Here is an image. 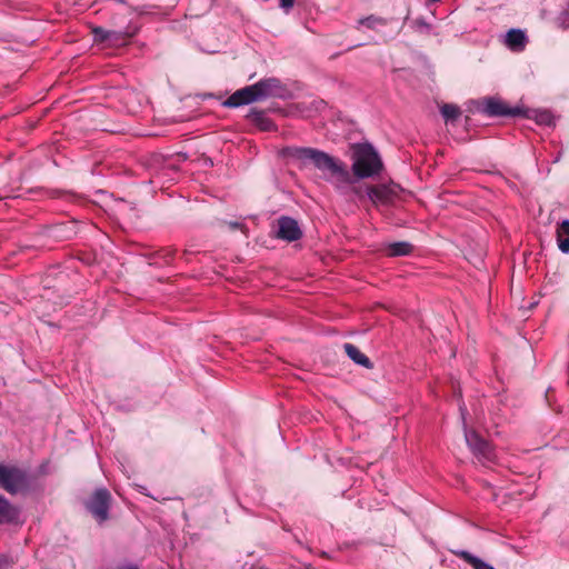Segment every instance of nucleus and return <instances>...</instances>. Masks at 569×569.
<instances>
[{
  "mask_svg": "<svg viewBox=\"0 0 569 569\" xmlns=\"http://www.w3.org/2000/svg\"><path fill=\"white\" fill-rule=\"evenodd\" d=\"M287 154L300 161L302 166L312 163L341 194L350 200H362L367 197L378 207L389 204L398 197L399 187L393 183L356 184L346 164L323 151L313 148H289Z\"/></svg>",
  "mask_w": 569,
  "mask_h": 569,
  "instance_id": "nucleus-1",
  "label": "nucleus"
},
{
  "mask_svg": "<svg viewBox=\"0 0 569 569\" xmlns=\"http://www.w3.org/2000/svg\"><path fill=\"white\" fill-rule=\"evenodd\" d=\"M351 170L355 180L378 176L382 169V160L370 143H357L352 147ZM356 184H359L356 181Z\"/></svg>",
  "mask_w": 569,
  "mask_h": 569,
  "instance_id": "nucleus-2",
  "label": "nucleus"
},
{
  "mask_svg": "<svg viewBox=\"0 0 569 569\" xmlns=\"http://www.w3.org/2000/svg\"><path fill=\"white\" fill-rule=\"evenodd\" d=\"M0 486L9 493H17L27 489L28 477L19 468L0 465Z\"/></svg>",
  "mask_w": 569,
  "mask_h": 569,
  "instance_id": "nucleus-3",
  "label": "nucleus"
},
{
  "mask_svg": "<svg viewBox=\"0 0 569 569\" xmlns=\"http://www.w3.org/2000/svg\"><path fill=\"white\" fill-rule=\"evenodd\" d=\"M465 439L469 449L479 462L486 465L495 461L496 453L492 446L481 438L476 431L467 430L465 427Z\"/></svg>",
  "mask_w": 569,
  "mask_h": 569,
  "instance_id": "nucleus-4",
  "label": "nucleus"
},
{
  "mask_svg": "<svg viewBox=\"0 0 569 569\" xmlns=\"http://www.w3.org/2000/svg\"><path fill=\"white\" fill-rule=\"evenodd\" d=\"M111 496L107 489H97L92 496L87 500L86 507L92 517L102 523L109 517Z\"/></svg>",
  "mask_w": 569,
  "mask_h": 569,
  "instance_id": "nucleus-5",
  "label": "nucleus"
},
{
  "mask_svg": "<svg viewBox=\"0 0 569 569\" xmlns=\"http://www.w3.org/2000/svg\"><path fill=\"white\" fill-rule=\"evenodd\" d=\"M256 94L259 100L267 98H286L288 94L287 88L277 78H267L253 84Z\"/></svg>",
  "mask_w": 569,
  "mask_h": 569,
  "instance_id": "nucleus-6",
  "label": "nucleus"
},
{
  "mask_svg": "<svg viewBox=\"0 0 569 569\" xmlns=\"http://www.w3.org/2000/svg\"><path fill=\"white\" fill-rule=\"evenodd\" d=\"M479 111L482 113L495 117V116H520L522 113L521 108H509L500 100L495 98H488L483 100L479 106Z\"/></svg>",
  "mask_w": 569,
  "mask_h": 569,
  "instance_id": "nucleus-7",
  "label": "nucleus"
},
{
  "mask_svg": "<svg viewBox=\"0 0 569 569\" xmlns=\"http://www.w3.org/2000/svg\"><path fill=\"white\" fill-rule=\"evenodd\" d=\"M258 101L253 84L244 87L233 92L224 102L223 106L228 108H237L243 104Z\"/></svg>",
  "mask_w": 569,
  "mask_h": 569,
  "instance_id": "nucleus-8",
  "label": "nucleus"
},
{
  "mask_svg": "<svg viewBox=\"0 0 569 569\" xmlns=\"http://www.w3.org/2000/svg\"><path fill=\"white\" fill-rule=\"evenodd\" d=\"M277 234L283 240L295 241L301 237V230L295 219L289 217H281L278 220Z\"/></svg>",
  "mask_w": 569,
  "mask_h": 569,
  "instance_id": "nucleus-9",
  "label": "nucleus"
},
{
  "mask_svg": "<svg viewBox=\"0 0 569 569\" xmlns=\"http://www.w3.org/2000/svg\"><path fill=\"white\" fill-rule=\"evenodd\" d=\"M20 523V510L8 499L0 496V525Z\"/></svg>",
  "mask_w": 569,
  "mask_h": 569,
  "instance_id": "nucleus-10",
  "label": "nucleus"
},
{
  "mask_svg": "<svg viewBox=\"0 0 569 569\" xmlns=\"http://www.w3.org/2000/svg\"><path fill=\"white\" fill-rule=\"evenodd\" d=\"M505 43L510 50L520 52L526 47L527 36L520 29H511L505 36Z\"/></svg>",
  "mask_w": 569,
  "mask_h": 569,
  "instance_id": "nucleus-11",
  "label": "nucleus"
},
{
  "mask_svg": "<svg viewBox=\"0 0 569 569\" xmlns=\"http://www.w3.org/2000/svg\"><path fill=\"white\" fill-rule=\"evenodd\" d=\"M520 116H523L528 119H532L536 121L539 126H547L551 127L555 124V117L552 113L548 110L542 109H522V113Z\"/></svg>",
  "mask_w": 569,
  "mask_h": 569,
  "instance_id": "nucleus-12",
  "label": "nucleus"
},
{
  "mask_svg": "<svg viewBox=\"0 0 569 569\" xmlns=\"http://www.w3.org/2000/svg\"><path fill=\"white\" fill-rule=\"evenodd\" d=\"M558 248L562 253H569V219L558 223L556 229Z\"/></svg>",
  "mask_w": 569,
  "mask_h": 569,
  "instance_id": "nucleus-13",
  "label": "nucleus"
},
{
  "mask_svg": "<svg viewBox=\"0 0 569 569\" xmlns=\"http://www.w3.org/2000/svg\"><path fill=\"white\" fill-rule=\"evenodd\" d=\"M388 20L385 18L376 17V16H369L367 18L360 19L358 21V29L361 30L362 28L373 30L376 32H382L383 29L387 27Z\"/></svg>",
  "mask_w": 569,
  "mask_h": 569,
  "instance_id": "nucleus-14",
  "label": "nucleus"
},
{
  "mask_svg": "<svg viewBox=\"0 0 569 569\" xmlns=\"http://www.w3.org/2000/svg\"><path fill=\"white\" fill-rule=\"evenodd\" d=\"M343 349L348 357L353 360L357 365H360L365 368H371L372 363L369 358L362 353L356 346L351 343H345Z\"/></svg>",
  "mask_w": 569,
  "mask_h": 569,
  "instance_id": "nucleus-15",
  "label": "nucleus"
},
{
  "mask_svg": "<svg viewBox=\"0 0 569 569\" xmlns=\"http://www.w3.org/2000/svg\"><path fill=\"white\" fill-rule=\"evenodd\" d=\"M385 251L389 257L408 256L412 251V244L407 241L393 242L387 244Z\"/></svg>",
  "mask_w": 569,
  "mask_h": 569,
  "instance_id": "nucleus-16",
  "label": "nucleus"
},
{
  "mask_svg": "<svg viewBox=\"0 0 569 569\" xmlns=\"http://www.w3.org/2000/svg\"><path fill=\"white\" fill-rule=\"evenodd\" d=\"M456 555L463 559L465 561H467L469 565H471L473 569H495L491 565L485 562L483 560L471 555L468 551L460 550L456 552Z\"/></svg>",
  "mask_w": 569,
  "mask_h": 569,
  "instance_id": "nucleus-17",
  "label": "nucleus"
},
{
  "mask_svg": "<svg viewBox=\"0 0 569 569\" xmlns=\"http://www.w3.org/2000/svg\"><path fill=\"white\" fill-rule=\"evenodd\" d=\"M440 112L446 122L455 121L461 114L460 108L451 103L442 104L440 108Z\"/></svg>",
  "mask_w": 569,
  "mask_h": 569,
  "instance_id": "nucleus-18",
  "label": "nucleus"
},
{
  "mask_svg": "<svg viewBox=\"0 0 569 569\" xmlns=\"http://www.w3.org/2000/svg\"><path fill=\"white\" fill-rule=\"evenodd\" d=\"M94 38L100 41L113 42L119 39V33L116 31L104 30L102 28L94 29Z\"/></svg>",
  "mask_w": 569,
  "mask_h": 569,
  "instance_id": "nucleus-19",
  "label": "nucleus"
},
{
  "mask_svg": "<svg viewBox=\"0 0 569 569\" xmlns=\"http://www.w3.org/2000/svg\"><path fill=\"white\" fill-rule=\"evenodd\" d=\"M296 0H280V8L288 13L295 6Z\"/></svg>",
  "mask_w": 569,
  "mask_h": 569,
  "instance_id": "nucleus-20",
  "label": "nucleus"
},
{
  "mask_svg": "<svg viewBox=\"0 0 569 569\" xmlns=\"http://www.w3.org/2000/svg\"><path fill=\"white\" fill-rule=\"evenodd\" d=\"M10 565L9 559L6 556L0 555V567H7Z\"/></svg>",
  "mask_w": 569,
  "mask_h": 569,
  "instance_id": "nucleus-21",
  "label": "nucleus"
},
{
  "mask_svg": "<svg viewBox=\"0 0 569 569\" xmlns=\"http://www.w3.org/2000/svg\"><path fill=\"white\" fill-rule=\"evenodd\" d=\"M270 126H271V122L268 119L262 120V128L264 130H268L270 128Z\"/></svg>",
  "mask_w": 569,
  "mask_h": 569,
  "instance_id": "nucleus-22",
  "label": "nucleus"
},
{
  "mask_svg": "<svg viewBox=\"0 0 569 569\" xmlns=\"http://www.w3.org/2000/svg\"><path fill=\"white\" fill-rule=\"evenodd\" d=\"M118 569H139V568L137 566L127 565V566L119 567Z\"/></svg>",
  "mask_w": 569,
  "mask_h": 569,
  "instance_id": "nucleus-23",
  "label": "nucleus"
},
{
  "mask_svg": "<svg viewBox=\"0 0 569 569\" xmlns=\"http://www.w3.org/2000/svg\"><path fill=\"white\" fill-rule=\"evenodd\" d=\"M139 491L146 496H149V493L147 492V489L143 487V486H137Z\"/></svg>",
  "mask_w": 569,
  "mask_h": 569,
  "instance_id": "nucleus-24",
  "label": "nucleus"
},
{
  "mask_svg": "<svg viewBox=\"0 0 569 569\" xmlns=\"http://www.w3.org/2000/svg\"><path fill=\"white\" fill-rule=\"evenodd\" d=\"M460 412H461L462 420L465 421L466 408H463L462 406H460Z\"/></svg>",
  "mask_w": 569,
  "mask_h": 569,
  "instance_id": "nucleus-25",
  "label": "nucleus"
}]
</instances>
